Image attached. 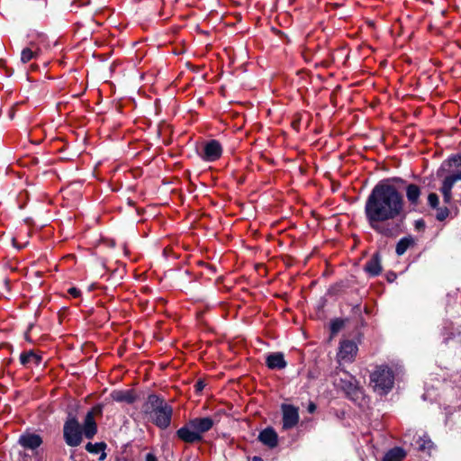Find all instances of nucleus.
<instances>
[{
  "label": "nucleus",
  "instance_id": "obj_1",
  "mask_svg": "<svg viewBox=\"0 0 461 461\" xmlns=\"http://www.w3.org/2000/svg\"><path fill=\"white\" fill-rule=\"evenodd\" d=\"M402 211V195L389 184H377L366 201L365 214L370 227L387 237L398 233V225L384 222L399 217Z\"/></svg>",
  "mask_w": 461,
  "mask_h": 461
},
{
  "label": "nucleus",
  "instance_id": "obj_2",
  "mask_svg": "<svg viewBox=\"0 0 461 461\" xmlns=\"http://www.w3.org/2000/svg\"><path fill=\"white\" fill-rule=\"evenodd\" d=\"M142 412L159 429H166L171 424L173 408L164 398L151 393L149 394L142 405Z\"/></svg>",
  "mask_w": 461,
  "mask_h": 461
},
{
  "label": "nucleus",
  "instance_id": "obj_3",
  "mask_svg": "<svg viewBox=\"0 0 461 461\" xmlns=\"http://www.w3.org/2000/svg\"><path fill=\"white\" fill-rule=\"evenodd\" d=\"M334 385L341 390L351 401H357L362 392L356 378L346 371L339 370L334 375Z\"/></svg>",
  "mask_w": 461,
  "mask_h": 461
},
{
  "label": "nucleus",
  "instance_id": "obj_4",
  "mask_svg": "<svg viewBox=\"0 0 461 461\" xmlns=\"http://www.w3.org/2000/svg\"><path fill=\"white\" fill-rule=\"evenodd\" d=\"M373 389L380 394H386L393 386V371L384 366H378L370 375Z\"/></svg>",
  "mask_w": 461,
  "mask_h": 461
},
{
  "label": "nucleus",
  "instance_id": "obj_5",
  "mask_svg": "<svg viewBox=\"0 0 461 461\" xmlns=\"http://www.w3.org/2000/svg\"><path fill=\"white\" fill-rule=\"evenodd\" d=\"M82 428L72 413H68L63 427V437L66 444L69 447H77L82 442Z\"/></svg>",
  "mask_w": 461,
  "mask_h": 461
},
{
  "label": "nucleus",
  "instance_id": "obj_6",
  "mask_svg": "<svg viewBox=\"0 0 461 461\" xmlns=\"http://www.w3.org/2000/svg\"><path fill=\"white\" fill-rule=\"evenodd\" d=\"M222 154V147L217 140H210L205 142L203 150L199 153L200 158L205 162H214Z\"/></svg>",
  "mask_w": 461,
  "mask_h": 461
},
{
  "label": "nucleus",
  "instance_id": "obj_7",
  "mask_svg": "<svg viewBox=\"0 0 461 461\" xmlns=\"http://www.w3.org/2000/svg\"><path fill=\"white\" fill-rule=\"evenodd\" d=\"M176 436L181 441L188 444L200 442L203 440V436H199L188 420L184 426L178 429L176 432Z\"/></svg>",
  "mask_w": 461,
  "mask_h": 461
},
{
  "label": "nucleus",
  "instance_id": "obj_8",
  "mask_svg": "<svg viewBox=\"0 0 461 461\" xmlns=\"http://www.w3.org/2000/svg\"><path fill=\"white\" fill-rule=\"evenodd\" d=\"M95 411H97L98 412L102 411V408L100 406H97L94 408L93 410L89 411L85 419H84V424L82 428V432L85 435V437L88 439H91L94 438V436L97 432V426L96 422L95 420Z\"/></svg>",
  "mask_w": 461,
  "mask_h": 461
},
{
  "label": "nucleus",
  "instance_id": "obj_9",
  "mask_svg": "<svg viewBox=\"0 0 461 461\" xmlns=\"http://www.w3.org/2000/svg\"><path fill=\"white\" fill-rule=\"evenodd\" d=\"M357 352V347L355 342L344 340L340 343L338 352L339 361L351 362Z\"/></svg>",
  "mask_w": 461,
  "mask_h": 461
},
{
  "label": "nucleus",
  "instance_id": "obj_10",
  "mask_svg": "<svg viewBox=\"0 0 461 461\" xmlns=\"http://www.w3.org/2000/svg\"><path fill=\"white\" fill-rule=\"evenodd\" d=\"M189 420L199 436H203V433L209 431L214 425V420L211 417H197Z\"/></svg>",
  "mask_w": 461,
  "mask_h": 461
},
{
  "label": "nucleus",
  "instance_id": "obj_11",
  "mask_svg": "<svg viewBox=\"0 0 461 461\" xmlns=\"http://www.w3.org/2000/svg\"><path fill=\"white\" fill-rule=\"evenodd\" d=\"M258 438L262 444H264L269 448H274L275 447L277 446L278 443L277 433L271 427H267L262 431H260Z\"/></svg>",
  "mask_w": 461,
  "mask_h": 461
},
{
  "label": "nucleus",
  "instance_id": "obj_12",
  "mask_svg": "<svg viewBox=\"0 0 461 461\" xmlns=\"http://www.w3.org/2000/svg\"><path fill=\"white\" fill-rule=\"evenodd\" d=\"M18 442L24 448H28V449L33 450V449H36L37 447H39L41 445L42 439L37 434L27 433V434L21 435L20 438H19Z\"/></svg>",
  "mask_w": 461,
  "mask_h": 461
},
{
  "label": "nucleus",
  "instance_id": "obj_13",
  "mask_svg": "<svg viewBox=\"0 0 461 461\" xmlns=\"http://www.w3.org/2000/svg\"><path fill=\"white\" fill-rule=\"evenodd\" d=\"M365 271L370 276H377L382 272L381 256L378 252L375 253L373 257L366 263L364 267Z\"/></svg>",
  "mask_w": 461,
  "mask_h": 461
},
{
  "label": "nucleus",
  "instance_id": "obj_14",
  "mask_svg": "<svg viewBox=\"0 0 461 461\" xmlns=\"http://www.w3.org/2000/svg\"><path fill=\"white\" fill-rule=\"evenodd\" d=\"M111 397L117 402L128 404H131L136 401V395L131 390H115L111 393Z\"/></svg>",
  "mask_w": 461,
  "mask_h": 461
},
{
  "label": "nucleus",
  "instance_id": "obj_15",
  "mask_svg": "<svg viewBox=\"0 0 461 461\" xmlns=\"http://www.w3.org/2000/svg\"><path fill=\"white\" fill-rule=\"evenodd\" d=\"M266 362L270 369H282L286 366L285 356L281 352H276L268 355Z\"/></svg>",
  "mask_w": 461,
  "mask_h": 461
},
{
  "label": "nucleus",
  "instance_id": "obj_16",
  "mask_svg": "<svg viewBox=\"0 0 461 461\" xmlns=\"http://www.w3.org/2000/svg\"><path fill=\"white\" fill-rule=\"evenodd\" d=\"M456 182L457 181L451 177L450 176H447L443 180L440 191L443 194V199L445 203H450L452 199V188Z\"/></svg>",
  "mask_w": 461,
  "mask_h": 461
},
{
  "label": "nucleus",
  "instance_id": "obj_17",
  "mask_svg": "<svg viewBox=\"0 0 461 461\" xmlns=\"http://www.w3.org/2000/svg\"><path fill=\"white\" fill-rule=\"evenodd\" d=\"M448 163L451 167L448 176L456 181L461 180V153L449 158Z\"/></svg>",
  "mask_w": 461,
  "mask_h": 461
},
{
  "label": "nucleus",
  "instance_id": "obj_18",
  "mask_svg": "<svg viewBox=\"0 0 461 461\" xmlns=\"http://www.w3.org/2000/svg\"><path fill=\"white\" fill-rule=\"evenodd\" d=\"M420 194V188L417 185L410 184L407 185L406 197L411 204L417 205L419 203Z\"/></svg>",
  "mask_w": 461,
  "mask_h": 461
},
{
  "label": "nucleus",
  "instance_id": "obj_19",
  "mask_svg": "<svg viewBox=\"0 0 461 461\" xmlns=\"http://www.w3.org/2000/svg\"><path fill=\"white\" fill-rule=\"evenodd\" d=\"M20 362L23 366H29L31 364L40 365L41 357L36 355L32 350L25 351L20 355Z\"/></svg>",
  "mask_w": 461,
  "mask_h": 461
},
{
  "label": "nucleus",
  "instance_id": "obj_20",
  "mask_svg": "<svg viewBox=\"0 0 461 461\" xmlns=\"http://www.w3.org/2000/svg\"><path fill=\"white\" fill-rule=\"evenodd\" d=\"M405 456L403 448L395 447L385 453L382 461H402Z\"/></svg>",
  "mask_w": 461,
  "mask_h": 461
},
{
  "label": "nucleus",
  "instance_id": "obj_21",
  "mask_svg": "<svg viewBox=\"0 0 461 461\" xmlns=\"http://www.w3.org/2000/svg\"><path fill=\"white\" fill-rule=\"evenodd\" d=\"M105 447H106V445L104 442H99V443H95V444L89 442L86 446V449L89 453L98 454V453L102 452V454L99 457V460H101V461L104 460L106 457V454L104 452Z\"/></svg>",
  "mask_w": 461,
  "mask_h": 461
},
{
  "label": "nucleus",
  "instance_id": "obj_22",
  "mask_svg": "<svg viewBox=\"0 0 461 461\" xmlns=\"http://www.w3.org/2000/svg\"><path fill=\"white\" fill-rule=\"evenodd\" d=\"M414 244V240L411 237V236H408V237H404L402 239H401L397 244H396V248H395V252L398 256H402L403 255L406 250L411 246Z\"/></svg>",
  "mask_w": 461,
  "mask_h": 461
},
{
  "label": "nucleus",
  "instance_id": "obj_23",
  "mask_svg": "<svg viewBox=\"0 0 461 461\" xmlns=\"http://www.w3.org/2000/svg\"><path fill=\"white\" fill-rule=\"evenodd\" d=\"M417 448L420 451L430 450L433 447V442L427 436L419 437L416 441Z\"/></svg>",
  "mask_w": 461,
  "mask_h": 461
},
{
  "label": "nucleus",
  "instance_id": "obj_24",
  "mask_svg": "<svg viewBox=\"0 0 461 461\" xmlns=\"http://www.w3.org/2000/svg\"><path fill=\"white\" fill-rule=\"evenodd\" d=\"M30 45L33 46V43L31 42ZM36 55L37 52L32 50V47L24 48L21 53V61L23 63H27L32 59H34Z\"/></svg>",
  "mask_w": 461,
  "mask_h": 461
},
{
  "label": "nucleus",
  "instance_id": "obj_25",
  "mask_svg": "<svg viewBox=\"0 0 461 461\" xmlns=\"http://www.w3.org/2000/svg\"><path fill=\"white\" fill-rule=\"evenodd\" d=\"M299 421L298 409L290 405L289 411V424L290 428L295 426Z\"/></svg>",
  "mask_w": 461,
  "mask_h": 461
},
{
  "label": "nucleus",
  "instance_id": "obj_26",
  "mask_svg": "<svg viewBox=\"0 0 461 461\" xmlns=\"http://www.w3.org/2000/svg\"><path fill=\"white\" fill-rule=\"evenodd\" d=\"M344 326V321L340 319H335L330 322V333L336 335Z\"/></svg>",
  "mask_w": 461,
  "mask_h": 461
},
{
  "label": "nucleus",
  "instance_id": "obj_27",
  "mask_svg": "<svg viewBox=\"0 0 461 461\" xmlns=\"http://www.w3.org/2000/svg\"><path fill=\"white\" fill-rule=\"evenodd\" d=\"M282 413H283V429H288V403L283 402L281 405Z\"/></svg>",
  "mask_w": 461,
  "mask_h": 461
},
{
  "label": "nucleus",
  "instance_id": "obj_28",
  "mask_svg": "<svg viewBox=\"0 0 461 461\" xmlns=\"http://www.w3.org/2000/svg\"><path fill=\"white\" fill-rule=\"evenodd\" d=\"M428 203L432 208H437L439 203L438 194L435 193H430L428 196Z\"/></svg>",
  "mask_w": 461,
  "mask_h": 461
},
{
  "label": "nucleus",
  "instance_id": "obj_29",
  "mask_svg": "<svg viewBox=\"0 0 461 461\" xmlns=\"http://www.w3.org/2000/svg\"><path fill=\"white\" fill-rule=\"evenodd\" d=\"M448 214L449 210L447 207L438 208L436 218L438 221H444L448 216Z\"/></svg>",
  "mask_w": 461,
  "mask_h": 461
},
{
  "label": "nucleus",
  "instance_id": "obj_30",
  "mask_svg": "<svg viewBox=\"0 0 461 461\" xmlns=\"http://www.w3.org/2000/svg\"><path fill=\"white\" fill-rule=\"evenodd\" d=\"M68 292V294H69L72 297H74V298H77V297H79V296H80V294H81L80 290H79V289H77V288H76V287H71V288H69Z\"/></svg>",
  "mask_w": 461,
  "mask_h": 461
},
{
  "label": "nucleus",
  "instance_id": "obj_31",
  "mask_svg": "<svg viewBox=\"0 0 461 461\" xmlns=\"http://www.w3.org/2000/svg\"><path fill=\"white\" fill-rule=\"evenodd\" d=\"M204 386H205L204 382L202 380H198L194 385V388L197 393H200L203 390Z\"/></svg>",
  "mask_w": 461,
  "mask_h": 461
},
{
  "label": "nucleus",
  "instance_id": "obj_32",
  "mask_svg": "<svg viewBox=\"0 0 461 461\" xmlns=\"http://www.w3.org/2000/svg\"><path fill=\"white\" fill-rule=\"evenodd\" d=\"M145 461H158V458L154 454L148 453L145 456Z\"/></svg>",
  "mask_w": 461,
  "mask_h": 461
},
{
  "label": "nucleus",
  "instance_id": "obj_33",
  "mask_svg": "<svg viewBox=\"0 0 461 461\" xmlns=\"http://www.w3.org/2000/svg\"><path fill=\"white\" fill-rule=\"evenodd\" d=\"M316 410V405L313 402H310L308 405V411L312 413Z\"/></svg>",
  "mask_w": 461,
  "mask_h": 461
},
{
  "label": "nucleus",
  "instance_id": "obj_34",
  "mask_svg": "<svg viewBox=\"0 0 461 461\" xmlns=\"http://www.w3.org/2000/svg\"><path fill=\"white\" fill-rule=\"evenodd\" d=\"M251 461H264L260 456H255L252 457Z\"/></svg>",
  "mask_w": 461,
  "mask_h": 461
},
{
  "label": "nucleus",
  "instance_id": "obj_35",
  "mask_svg": "<svg viewBox=\"0 0 461 461\" xmlns=\"http://www.w3.org/2000/svg\"><path fill=\"white\" fill-rule=\"evenodd\" d=\"M291 125L293 126V128L296 129L297 130V121H294Z\"/></svg>",
  "mask_w": 461,
  "mask_h": 461
},
{
  "label": "nucleus",
  "instance_id": "obj_36",
  "mask_svg": "<svg viewBox=\"0 0 461 461\" xmlns=\"http://www.w3.org/2000/svg\"><path fill=\"white\" fill-rule=\"evenodd\" d=\"M13 243L15 247H17L19 249H22L23 248V246H17L16 243H15V240H13Z\"/></svg>",
  "mask_w": 461,
  "mask_h": 461
}]
</instances>
